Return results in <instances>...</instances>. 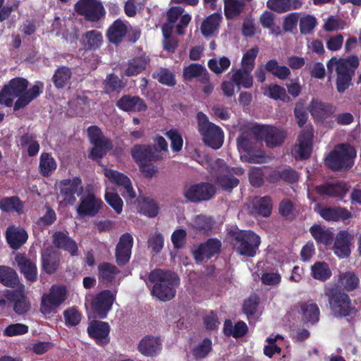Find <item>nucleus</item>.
<instances>
[{"label":"nucleus","mask_w":361,"mask_h":361,"mask_svg":"<svg viewBox=\"0 0 361 361\" xmlns=\"http://www.w3.org/2000/svg\"><path fill=\"white\" fill-rule=\"evenodd\" d=\"M39 84L27 90L29 82L27 79L20 77L11 79L0 91V104L11 107L13 104V98L18 97L13 110L23 109L42 93L43 83Z\"/></svg>","instance_id":"f257e3e1"},{"label":"nucleus","mask_w":361,"mask_h":361,"mask_svg":"<svg viewBox=\"0 0 361 361\" xmlns=\"http://www.w3.org/2000/svg\"><path fill=\"white\" fill-rule=\"evenodd\" d=\"M148 281L152 283L151 294L161 301H169L176 293L180 279L174 272L162 269L152 270L148 274Z\"/></svg>","instance_id":"f03ea898"},{"label":"nucleus","mask_w":361,"mask_h":361,"mask_svg":"<svg viewBox=\"0 0 361 361\" xmlns=\"http://www.w3.org/2000/svg\"><path fill=\"white\" fill-rule=\"evenodd\" d=\"M359 64L358 57L354 55L346 59L332 57L327 62L328 72L332 73L334 69L336 71V85L339 93L344 92L352 85V79Z\"/></svg>","instance_id":"7ed1b4c3"},{"label":"nucleus","mask_w":361,"mask_h":361,"mask_svg":"<svg viewBox=\"0 0 361 361\" xmlns=\"http://www.w3.org/2000/svg\"><path fill=\"white\" fill-rule=\"evenodd\" d=\"M330 310L336 317H347L357 312L350 296L341 288L329 286L324 289Z\"/></svg>","instance_id":"20e7f679"},{"label":"nucleus","mask_w":361,"mask_h":361,"mask_svg":"<svg viewBox=\"0 0 361 361\" xmlns=\"http://www.w3.org/2000/svg\"><path fill=\"white\" fill-rule=\"evenodd\" d=\"M233 249L241 256L254 257L261 243L260 237L251 230L231 231Z\"/></svg>","instance_id":"39448f33"},{"label":"nucleus","mask_w":361,"mask_h":361,"mask_svg":"<svg viewBox=\"0 0 361 361\" xmlns=\"http://www.w3.org/2000/svg\"><path fill=\"white\" fill-rule=\"evenodd\" d=\"M356 152L348 143L340 144L329 152L325 159V164L334 171L349 170L354 164Z\"/></svg>","instance_id":"423d86ee"},{"label":"nucleus","mask_w":361,"mask_h":361,"mask_svg":"<svg viewBox=\"0 0 361 361\" xmlns=\"http://www.w3.org/2000/svg\"><path fill=\"white\" fill-rule=\"evenodd\" d=\"M197 130L205 145L219 149L224 143V132L217 125L209 121L207 116L202 111L197 114Z\"/></svg>","instance_id":"0eeeda50"},{"label":"nucleus","mask_w":361,"mask_h":361,"mask_svg":"<svg viewBox=\"0 0 361 361\" xmlns=\"http://www.w3.org/2000/svg\"><path fill=\"white\" fill-rule=\"evenodd\" d=\"M216 193L215 185L208 182H201L190 186H185L183 190V195L185 200L192 203L209 201L214 197Z\"/></svg>","instance_id":"6e6552de"},{"label":"nucleus","mask_w":361,"mask_h":361,"mask_svg":"<svg viewBox=\"0 0 361 361\" xmlns=\"http://www.w3.org/2000/svg\"><path fill=\"white\" fill-rule=\"evenodd\" d=\"M116 292L113 293L110 290H104L97 293L90 303V312L92 317L94 319H100L106 318L116 300Z\"/></svg>","instance_id":"1a4fd4ad"},{"label":"nucleus","mask_w":361,"mask_h":361,"mask_svg":"<svg viewBox=\"0 0 361 361\" xmlns=\"http://www.w3.org/2000/svg\"><path fill=\"white\" fill-rule=\"evenodd\" d=\"M252 133L258 140H263L269 148L281 145L286 138L284 130L271 126L257 125L252 128Z\"/></svg>","instance_id":"9d476101"},{"label":"nucleus","mask_w":361,"mask_h":361,"mask_svg":"<svg viewBox=\"0 0 361 361\" xmlns=\"http://www.w3.org/2000/svg\"><path fill=\"white\" fill-rule=\"evenodd\" d=\"M75 6L76 11L87 21L97 22L106 14L104 6L97 0H80Z\"/></svg>","instance_id":"9b49d317"},{"label":"nucleus","mask_w":361,"mask_h":361,"mask_svg":"<svg viewBox=\"0 0 361 361\" xmlns=\"http://www.w3.org/2000/svg\"><path fill=\"white\" fill-rule=\"evenodd\" d=\"M67 298V289L65 286L54 285L49 293L42 296L41 311L43 314H49L59 307Z\"/></svg>","instance_id":"f8f14e48"},{"label":"nucleus","mask_w":361,"mask_h":361,"mask_svg":"<svg viewBox=\"0 0 361 361\" xmlns=\"http://www.w3.org/2000/svg\"><path fill=\"white\" fill-rule=\"evenodd\" d=\"M59 197L65 204L73 205L76 202L75 195H79L82 190V180L78 176L72 179L66 178L59 183Z\"/></svg>","instance_id":"ddd939ff"},{"label":"nucleus","mask_w":361,"mask_h":361,"mask_svg":"<svg viewBox=\"0 0 361 361\" xmlns=\"http://www.w3.org/2000/svg\"><path fill=\"white\" fill-rule=\"evenodd\" d=\"M111 327L108 322L97 319L91 320L88 323L87 333L99 346H105L110 342Z\"/></svg>","instance_id":"4468645a"},{"label":"nucleus","mask_w":361,"mask_h":361,"mask_svg":"<svg viewBox=\"0 0 361 361\" xmlns=\"http://www.w3.org/2000/svg\"><path fill=\"white\" fill-rule=\"evenodd\" d=\"M314 129L311 126L302 130L298 137V145H295L292 150V154L296 160L307 159L312 151V138Z\"/></svg>","instance_id":"2eb2a0df"},{"label":"nucleus","mask_w":361,"mask_h":361,"mask_svg":"<svg viewBox=\"0 0 361 361\" xmlns=\"http://www.w3.org/2000/svg\"><path fill=\"white\" fill-rule=\"evenodd\" d=\"M131 156L137 165L143 163L157 161L163 159L156 146L151 145H139L133 146L130 150Z\"/></svg>","instance_id":"dca6fc26"},{"label":"nucleus","mask_w":361,"mask_h":361,"mask_svg":"<svg viewBox=\"0 0 361 361\" xmlns=\"http://www.w3.org/2000/svg\"><path fill=\"white\" fill-rule=\"evenodd\" d=\"M133 246L132 235L129 233L122 234L115 250L116 262L118 266H123L129 262Z\"/></svg>","instance_id":"f3484780"},{"label":"nucleus","mask_w":361,"mask_h":361,"mask_svg":"<svg viewBox=\"0 0 361 361\" xmlns=\"http://www.w3.org/2000/svg\"><path fill=\"white\" fill-rule=\"evenodd\" d=\"M314 190L319 196L343 198L348 191V188L344 180H338L317 185Z\"/></svg>","instance_id":"a211bd4d"},{"label":"nucleus","mask_w":361,"mask_h":361,"mask_svg":"<svg viewBox=\"0 0 361 361\" xmlns=\"http://www.w3.org/2000/svg\"><path fill=\"white\" fill-rule=\"evenodd\" d=\"M105 176L112 183L123 187L124 190L121 192V194L126 200H132L136 197L130 179L124 173L116 170L109 169L106 170Z\"/></svg>","instance_id":"6ab92c4d"},{"label":"nucleus","mask_w":361,"mask_h":361,"mask_svg":"<svg viewBox=\"0 0 361 361\" xmlns=\"http://www.w3.org/2000/svg\"><path fill=\"white\" fill-rule=\"evenodd\" d=\"M102 205L101 199L97 198L93 193H89L81 199L76 211L80 216H94L99 212Z\"/></svg>","instance_id":"aec40b11"},{"label":"nucleus","mask_w":361,"mask_h":361,"mask_svg":"<svg viewBox=\"0 0 361 361\" xmlns=\"http://www.w3.org/2000/svg\"><path fill=\"white\" fill-rule=\"evenodd\" d=\"M52 243L59 250L68 252L74 257L78 255V246L76 241L69 236L68 232L56 231L51 236Z\"/></svg>","instance_id":"412c9836"},{"label":"nucleus","mask_w":361,"mask_h":361,"mask_svg":"<svg viewBox=\"0 0 361 361\" xmlns=\"http://www.w3.org/2000/svg\"><path fill=\"white\" fill-rule=\"evenodd\" d=\"M221 249V240L217 238H209L199 245L197 249L193 252V255L196 261L202 262L204 259H209L219 254Z\"/></svg>","instance_id":"4be33fe9"},{"label":"nucleus","mask_w":361,"mask_h":361,"mask_svg":"<svg viewBox=\"0 0 361 361\" xmlns=\"http://www.w3.org/2000/svg\"><path fill=\"white\" fill-rule=\"evenodd\" d=\"M15 259L20 273L26 281L31 283L35 282L38 277L36 262L31 260L25 254H18Z\"/></svg>","instance_id":"5701e85b"},{"label":"nucleus","mask_w":361,"mask_h":361,"mask_svg":"<svg viewBox=\"0 0 361 361\" xmlns=\"http://www.w3.org/2000/svg\"><path fill=\"white\" fill-rule=\"evenodd\" d=\"M309 109L312 117L316 121L322 123L331 118L336 111V108L332 104L317 99L311 101Z\"/></svg>","instance_id":"b1692460"},{"label":"nucleus","mask_w":361,"mask_h":361,"mask_svg":"<svg viewBox=\"0 0 361 361\" xmlns=\"http://www.w3.org/2000/svg\"><path fill=\"white\" fill-rule=\"evenodd\" d=\"M117 107L126 112H142L145 111L147 105L139 96L130 94L123 95L117 102Z\"/></svg>","instance_id":"393cba45"},{"label":"nucleus","mask_w":361,"mask_h":361,"mask_svg":"<svg viewBox=\"0 0 361 361\" xmlns=\"http://www.w3.org/2000/svg\"><path fill=\"white\" fill-rule=\"evenodd\" d=\"M317 212L327 221H345L352 218L351 212L341 207H319Z\"/></svg>","instance_id":"a878e982"},{"label":"nucleus","mask_w":361,"mask_h":361,"mask_svg":"<svg viewBox=\"0 0 361 361\" xmlns=\"http://www.w3.org/2000/svg\"><path fill=\"white\" fill-rule=\"evenodd\" d=\"M333 250L334 254L339 258H347L350 255V243L352 235L348 231H339L334 238Z\"/></svg>","instance_id":"bb28decb"},{"label":"nucleus","mask_w":361,"mask_h":361,"mask_svg":"<svg viewBox=\"0 0 361 361\" xmlns=\"http://www.w3.org/2000/svg\"><path fill=\"white\" fill-rule=\"evenodd\" d=\"M162 344L159 338L145 336L138 343L137 350L146 357H155L161 351Z\"/></svg>","instance_id":"cd10ccee"},{"label":"nucleus","mask_w":361,"mask_h":361,"mask_svg":"<svg viewBox=\"0 0 361 361\" xmlns=\"http://www.w3.org/2000/svg\"><path fill=\"white\" fill-rule=\"evenodd\" d=\"M27 238V233L24 228L11 226L6 230V241L9 247L13 250L19 249L24 243H26Z\"/></svg>","instance_id":"c85d7f7f"},{"label":"nucleus","mask_w":361,"mask_h":361,"mask_svg":"<svg viewBox=\"0 0 361 361\" xmlns=\"http://www.w3.org/2000/svg\"><path fill=\"white\" fill-rule=\"evenodd\" d=\"M150 61L149 56L146 53L135 56L128 61L125 75L128 77L137 75L147 69Z\"/></svg>","instance_id":"c756f323"},{"label":"nucleus","mask_w":361,"mask_h":361,"mask_svg":"<svg viewBox=\"0 0 361 361\" xmlns=\"http://www.w3.org/2000/svg\"><path fill=\"white\" fill-rule=\"evenodd\" d=\"M60 261V254L56 250H47L42 253V269L48 274H53L58 270Z\"/></svg>","instance_id":"7c9ffc66"},{"label":"nucleus","mask_w":361,"mask_h":361,"mask_svg":"<svg viewBox=\"0 0 361 361\" xmlns=\"http://www.w3.org/2000/svg\"><path fill=\"white\" fill-rule=\"evenodd\" d=\"M6 298L13 303V310L16 314H23L29 311L30 303L23 290H8Z\"/></svg>","instance_id":"2f4dec72"},{"label":"nucleus","mask_w":361,"mask_h":361,"mask_svg":"<svg viewBox=\"0 0 361 361\" xmlns=\"http://www.w3.org/2000/svg\"><path fill=\"white\" fill-rule=\"evenodd\" d=\"M127 32V25L121 19H116L108 28L106 37L111 43L118 45L122 42Z\"/></svg>","instance_id":"473e14b6"},{"label":"nucleus","mask_w":361,"mask_h":361,"mask_svg":"<svg viewBox=\"0 0 361 361\" xmlns=\"http://www.w3.org/2000/svg\"><path fill=\"white\" fill-rule=\"evenodd\" d=\"M0 209L3 212H16L18 215H21L25 213V205L17 195L5 197L0 200Z\"/></svg>","instance_id":"72a5a7b5"},{"label":"nucleus","mask_w":361,"mask_h":361,"mask_svg":"<svg viewBox=\"0 0 361 361\" xmlns=\"http://www.w3.org/2000/svg\"><path fill=\"white\" fill-rule=\"evenodd\" d=\"M310 233L318 245H331L334 239V233L329 228L324 229L314 224L310 228Z\"/></svg>","instance_id":"f704fd0d"},{"label":"nucleus","mask_w":361,"mask_h":361,"mask_svg":"<svg viewBox=\"0 0 361 361\" xmlns=\"http://www.w3.org/2000/svg\"><path fill=\"white\" fill-rule=\"evenodd\" d=\"M215 183L219 186L222 190L231 192L235 188H236L240 180L229 171H226L224 169L221 170L216 176Z\"/></svg>","instance_id":"c9c22d12"},{"label":"nucleus","mask_w":361,"mask_h":361,"mask_svg":"<svg viewBox=\"0 0 361 361\" xmlns=\"http://www.w3.org/2000/svg\"><path fill=\"white\" fill-rule=\"evenodd\" d=\"M302 319L305 323L316 324L319 319L320 311L317 305L312 302H303L300 303Z\"/></svg>","instance_id":"e433bc0d"},{"label":"nucleus","mask_w":361,"mask_h":361,"mask_svg":"<svg viewBox=\"0 0 361 361\" xmlns=\"http://www.w3.org/2000/svg\"><path fill=\"white\" fill-rule=\"evenodd\" d=\"M248 331V327L245 322L238 321L235 325L230 319H226L224 324L223 333L226 336L238 338L244 336Z\"/></svg>","instance_id":"4c0bfd02"},{"label":"nucleus","mask_w":361,"mask_h":361,"mask_svg":"<svg viewBox=\"0 0 361 361\" xmlns=\"http://www.w3.org/2000/svg\"><path fill=\"white\" fill-rule=\"evenodd\" d=\"M139 212L149 217H156L159 212V207L155 200L151 197L137 198Z\"/></svg>","instance_id":"58836bf2"},{"label":"nucleus","mask_w":361,"mask_h":361,"mask_svg":"<svg viewBox=\"0 0 361 361\" xmlns=\"http://www.w3.org/2000/svg\"><path fill=\"white\" fill-rule=\"evenodd\" d=\"M0 283L5 287L15 288L20 284L16 271L8 266H0Z\"/></svg>","instance_id":"ea45409f"},{"label":"nucleus","mask_w":361,"mask_h":361,"mask_svg":"<svg viewBox=\"0 0 361 361\" xmlns=\"http://www.w3.org/2000/svg\"><path fill=\"white\" fill-rule=\"evenodd\" d=\"M222 20L221 13L216 12L207 16L202 23L200 30L203 36L210 37L219 28Z\"/></svg>","instance_id":"a19ab883"},{"label":"nucleus","mask_w":361,"mask_h":361,"mask_svg":"<svg viewBox=\"0 0 361 361\" xmlns=\"http://www.w3.org/2000/svg\"><path fill=\"white\" fill-rule=\"evenodd\" d=\"M119 272V269L114 264L102 262L98 266L99 281L102 283H110Z\"/></svg>","instance_id":"79ce46f5"},{"label":"nucleus","mask_w":361,"mask_h":361,"mask_svg":"<svg viewBox=\"0 0 361 361\" xmlns=\"http://www.w3.org/2000/svg\"><path fill=\"white\" fill-rule=\"evenodd\" d=\"M311 276L322 282L329 280L332 276L329 265L325 262H316L311 266Z\"/></svg>","instance_id":"37998d69"},{"label":"nucleus","mask_w":361,"mask_h":361,"mask_svg":"<svg viewBox=\"0 0 361 361\" xmlns=\"http://www.w3.org/2000/svg\"><path fill=\"white\" fill-rule=\"evenodd\" d=\"M72 77L71 69L66 66L59 67L54 71L52 82L56 89H62L70 82Z\"/></svg>","instance_id":"c03bdc74"},{"label":"nucleus","mask_w":361,"mask_h":361,"mask_svg":"<svg viewBox=\"0 0 361 361\" xmlns=\"http://www.w3.org/2000/svg\"><path fill=\"white\" fill-rule=\"evenodd\" d=\"M264 69L269 73L280 80H286L290 75V70L286 66H280L276 59L269 60L264 65Z\"/></svg>","instance_id":"a18cd8bd"},{"label":"nucleus","mask_w":361,"mask_h":361,"mask_svg":"<svg viewBox=\"0 0 361 361\" xmlns=\"http://www.w3.org/2000/svg\"><path fill=\"white\" fill-rule=\"evenodd\" d=\"M57 164L52 156L47 152L40 155L39 170L40 174L44 177H48L56 170Z\"/></svg>","instance_id":"49530a36"},{"label":"nucleus","mask_w":361,"mask_h":361,"mask_svg":"<svg viewBox=\"0 0 361 361\" xmlns=\"http://www.w3.org/2000/svg\"><path fill=\"white\" fill-rule=\"evenodd\" d=\"M338 283L343 287L342 290L348 292L355 290L360 284V279L353 271L341 273L338 276Z\"/></svg>","instance_id":"de8ad7c7"},{"label":"nucleus","mask_w":361,"mask_h":361,"mask_svg":"<svg viewBox=\"0 0 361 361\" xmlns=\"http://www.w3.org/2000/svg\"><path fill=\"white\" fill-rule=\"evenodd\" d=\"M251 72L252 71L241 68L232 75L231 80L239 87L250 88L253 85V77Z\"/></svg>","instance_id":"09e8293b"},{"label":"nucleus","mask_w":361,"mask_h":361,"mask_svg":"<svg viewBox=\"0 0 361 361\" xmlns=\"http://www.w3.org/2000/svg\"><path fill=\"white\" fill-rule=\"evenodd\" d=\"M206 68L200 63H192L185 66L183 71V77L185 81H192L194 78H202L204 74H208Z\"/></svg>","instance_id":"8fccbe9b"},{"label":"nucleus","mask_w":361,"mask_h":361,"mask_svg":"<svg viewBox=\"0 0 361 361\" xmlns=\"http://www.w3.org/2000/svg\"><path fill=\"white\" fill-rule=\"evenodd\" d=\"M272 207V199L269 196L257 198L253 203L254 211L264 217H268L271 215Z\"/></svg>","instance_id":"3c124183"},{"label":"nucleus","mask_w":361,"mask_h":361,"mask_svg":"<svg viewBox=\"0 0 361 361\" xmlns=\"http://www.w3.org/2000/svg\"><path fill=\"white\" fill-rule=\"evenodd\" d=\"M102 42V33L96 30L87 31L83 36V44L86 49H98Z\"/></svg>","instance_id":"603ef678"},{"label":"nucleus","mask_w":361,"mask_h":361,"mask_svg":"<svg viewBox=\"0 0 361 361\" xmlns=\"http://www.w3.org/2000/svg\"><path fill=\"white\" fill-rule=\"evenodd\" d=\"M213 226L214 220L211 216L199 214L193 219L194 228L205 234H209L212 231Z\"/></svg>","instance_id":"864d4df0"},{"label":"nucleus","mask_w":361,"mask_h":361,"mask_svg":"<svg viewBox=\"0 0 361 361\" xmlns=\"http://www.w3.org/2000/svg\"><path fill=\"white\" fill-rule=\"evenodd\" d=\"M245 3L242 0H228L224 5V13L227 19L239 16L243 11Z\"/></svg>","instance_id":"5fc2aeb1"},{"label":"nucleus","mask_w":361,"mask_h":361,"mask_svg":"<svg viewBox=\"0 0 361 361\" xmlns=\"http://www.w3.org/2000/svg\"><path fill=\"white\" fill-rule=\"evenodd\" d=\"M264 94L274 100L288 102L289 97L286 94L284 87L277 84L269 85L264 92Z\"/></svg>","instance_id":"6e6d98bb"},{"label":"nucleus","mask_w":361,"mask_h":361,"mask_svg":"<svg viewBox=\"0 0 361 361\" xmlns=\"http://www.w3.org/2000/svg\"><path fill=\"white\" fill-rule=\"evenodd\" d=\"M152 78L169 87H173L176 84L175 75L168 68H161L159 71L153 73Z\"/></svg>","instance_id":"4d7b16f0"},{"label":"nucleus","mask_w":361,"mask_h":361,"mask_svg":"<svg viewBox=\"0 0 361 361\" xmlns=\"http://www.w3.org/2000/svg\"><path fill=\"white\" fill-rule=\"evenodd\" d=\"M87 132L92 145L112 143L109 138L104 137L102 130L97 126H90Z\"/></svg>","instance_id":"13d9d810"},{"label":"nucleus","mask_w":361,"mask_h":361,"mask_svg":"<svg viewBox=\"0 0 361 361\" xmlns=\"http://www.w3.org/2000/svg\"><path fill=\"white\" fill-rule=\"evenodd\" d=\"M259 303V297L256 293L251 294L244 300L243 312L246 314L247 319H250L256 313Z\"/></svg>","instance_id":"bf43d9fd"},{"label":"nucleus","mask_w":361,"mask_h":361,"mask_svg":"<svg viewBox=\"0 0 361 361\" xmlns=\"http://www.w3.org/2000/svg\"><path fill=\"white\" fill-rule=\"evenodd\" d=\"M231 61L228 58L222 56L219 60L211 59L208 61L209 68L216 74H220L229 68Z\"/></svg>","instance_id":"052dcab7"},{"label":"nucleus","mask_w":361,"mask_h":361,"mask_svg":"<svg viewBox=\"0 0 361 361\" xmlns=\"http://www.w3.org/2000/svg\"><path fill=\"white\" fill-rule=\"evenodd\" d=\"M258 53L259 48L257 46L248 49L243 56L241 61L242 68L252 71Z\"/></svg>","instance_id":"680f3d73"},{"label":"nucleus","mask_w":361,"mask_h":361,"mask_svg":"<svg viewBox=\"0 0 361 361\" xmlns=\"http://www.w3.org/2000/svg\"><path fill=\"white\" fill-rule=\"evenodd\" d=\"M124 86L123 80L114 73L109 74L104 81V87L107 91L119 92Z\"/></svg>","instance_id":"e2e57ef3"},{"label":"nucleus","mask_w":361,"mask_h":361,"mask_svg":"<svg viewBox=\"0 0 361 361\" xmlns=\"http://www.w3.org/2000/svg\"><path fill=\"white\" fill-rule=\"evenodd\" d=\"M112 148V143L94 145V147L90 152L89 157L93 161H99L106 154L108 151H110Z\"/></svg>","instance_id":"0e129e2a"},{"label":"nucleus","mask_w":361,"mask_h":361,"mask_svg":"<svg viewBox=\"0 0 361 361\" xmlns=\"http://www.w3.org/2000/svg\"><path fill=\"white\" fill-rule=\"evenodd\" d=\"M104 199L116 214H120L122 212L123 202L116 192H106Z\"/></svg>","instance_id":"69168bd1"},{"label":"nucleus","mask_w":361,"mask_h":361,"mask_svg":"<svg viewBox=\"0 0 361 361\" xmlns=\"http://www.w3.org/2000/svg\"><path fill=\"white\" fill-rule=\"evenodd\" d=\"M299 20L300 31L302 35H307L311 33L317 25L316 18L309 14L303 16Z\"/></svg>","instance_id":"338daca9"},{"label":"nucleus","mask_w":361,"mask_h":361,"mask_svg":"<svg viewBox=\"0 0 361 361\" xmlns=\"http://www.w3.org/2000/svg\"><path fill=\"white\" fill-rule=\"evenodd\" d=\"M212 349V341L206 338L192 350V355L196 359H202L207 356Z\"/></svg>","instance_id":"774afa93"}]
</instances>
